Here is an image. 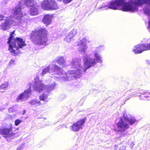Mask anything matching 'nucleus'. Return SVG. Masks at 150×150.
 Returning <instances> with one entry per match:
<instances>
[{"label": "nucleus", "mask_w": 150, "mask_h": 150, "mask_svg": "<svg viewBox=\"0 0 150 150\" xmlns=\"http://www.w3.org/2000/svg\"><path fill=\"white\" fill-rule=\"evenodd\" d=\"M8 0H4L0 2V9H1L2 13L7 14L9 10L8 8Z\"/></svg>", "instance_id": "obj_18"}, {"label": "nucleus", "mask_w": 150, "mask_h": 150, "mask_svg": "<svg viewBox=\"0 0 150 150\" xmlns=\"http://www.w3.org/2000/svg\"><path fill=\"white\" fill-rule=\"evenodd\" d=\"M103 8V7H100V8H99V9H102V8Z\"/></svg>", "instance_id": "obj_36"}, {"label": "nucleus", "mask_w": 150, "mask_h": 150, "mask_svg": "<svg viewBox=\"0 0 150 150\" xmlns=\"http://www.w3.org/2000/svg\"><path fill=\"white\" fill-rule=\"evenodd\" d=\"M22 121L19 119L16 120L15 121V124L16 126H18L22 122Z\"/></svg>", "instance_id": "obj_25"}, {"label": "nucleus", "mask_w": 150, "mask_h": 150, "mask_svg": "<svg viewBox=\"0 0 150 150\" xmlns=\"http://www.w3.org/2000/svg\"><path fill=\"white\" fill-rule=\"evenodd\" d=\"M145 4L147 5L143 9L144 12L150 16V0H128L127 2L125 0H113L108 3L107 7L113 10L134 12L138 10L139 7Z\"/></svg>", "instance_id": "obj_2"}, {"label": "nucleus", "mask_w": 150, "mask_h": 150, "mask_svg": "<svg viewBox=\"0 0 150 150\" xmlns=\"http://www.w3.org/2000/svg\"><path fill=\"white\" fill-rule=\"evenodd\" d=\"M15 64V61L14 60L11 59L9 63V65L11 66H13Z\"/></svg>", "instance_id": "obj_24"}, {"label": "nucleus", "mask_w": 150, "mask_h": 150, "mask_svg": "<svg viewBox=\"0 0 150 150\" xmlns=\"http://www.w3.org/2000/svg\"><path fill=\"white\" fill-rule=\"evenodd\" d=\"M26 112V110H24L23 111V112H22V115H24V114Z\"/></svg>", "instance_id": "obj_34"}, {"label": "nucleus", "mask_w": 150, "mask_h": 150, "mask_svg": "<svg viewBox=\"0 0 150 150\" xmlns=\"http://www.w3.org/2000/svg\"><path fill=\"white\" fill-rule=\"evenodd\" d=\"M1 139V137H0V139Z\"/></svg>", "instance_id": "obj_39"}, {"label": "nucleus", "mask_w": 150, "mask_h": 150, "mask_svg": "<svg viewBox=\"0 0 150 150\" xmlns=\"http://www.w3.org/2000/svg\"><path fill=\"white\" fill-rule=\"evenodd\" d=\"M34 81L32 86L34 90L39 92L42 91L43 93L39 96V99H33L28 102V103L32 107H36L41 105L40 100L45 101L47 98L50 92L53 90L57 84L56 82H54L51 85L44 86V84L41 81L39 80L38 78L35 79Z\"/></svg>", "instance_id": "obj_3"}, {"label": "nucleus", "mask_w": 150, "mask_h": 150, "mask_svg": "<svg viewBox=\"0 0 150 150\" xmlns=\"http://www.w3.org/2000/svg\"><path fill=\"white\" fill-rule=\"evenodd\" d=\"M14 20L9 18L5 19L4 22L1 23L0 28L1 29L3 30H7L10 28L11 25H14Z\"/></svg>", "instance_id": "obj_15"}, {"label": "nucleus", "mask_w": 150, "mask_h": 150, "mask_svg": "<svg viewBox=\"0 0 150 150\" xmlns=\"http://www.w3.org/2000/svg\"><path fill=\"white\" fill-rule=\"evenodd\" d=\"M31 94V89L30 88H28L18 96L16 99V101L17 102H21L24 101L25 99L27 100V98L30 97Z\"/></svg>", "instance_id": "obj_16"}, {"label": "nucleus", "mask_w": 150, "mask_h": 150, "mask_svg": "<svg viewBox=\"0 0 150 150\" xmlns=\"http://www.w3.org/2000/svg\"><path fill=\"white\" fill-rule=\"evenodd\" d=\"M52 71L53 74H56L59 75H62L63 74V70L55 64H52L44 68L41 73V75L43 76L45 74L48 73H51Z\"/></svg>", "instance_id": "obj_9"}, {"label": "nucleus", "mask_w": 150, "mask_h": 150, "mask_svg": "<svg viewBox=\"0 0 150 150\" xmlns=\"http://www.w3.org/2000/svg\"><path fill=\"white\" fill-rule=\"evenodd\" d=\"M12 128L11 127L3 129H0V134L6 138L13 139L14 133L12 132Z\"/></svg>", "instance_id": "obj_13"}, {"label": "nucleus", "mask_w": 150, "mask_h": 150, "mask_svg": "<svg viewBox=\"0 0 150 150\" xmlns=\"http://www.w3.org/2000/svg\"><path fill=\"white\" fill-rule=\"evenodd\" d=\"M134 145V144L133 143H131V144L130 145V147H131L132 148V147Z\"/></svg>", "instance_id": "obj_33"}, {"label": "nucleus", "mask_w": 150, "mask_h": 150, "mask_svg": "<svg viewBox=\"0 0 150 150\" xmlns=\"http://www.w3.org/2000/svg\"><path fill=\"white\" fill-rule=\"evenodd\" d=\"M59 1H62V0H58Z\"/></svg>", "instance_id": "obj_38"}, {"label": "nucleus", "mask_w": 150, "mask_h": 150, "mask_svg": "<svg viewBox=\"0 0 150 150\" xmlns=\"http://www.w3.org/2000/svg\"><path fill=\"white\" fill-rule=\"evenodd\" d=\"M6 14H4L3 13H2L0 14V21H2L4 19V18H5L6 17H5L4 15H6Z\"/></svg>", "instance_id": "obj_26"}, {"label": "nucleus", "mask_w": 150, "mask_h": 150, "mask_svg": "<svg viewBox=\"0 0 150 150\" xmlns=\"http://www.w3.org/2000/svg\"><path fill=\"white\" fill-rule=\"evenodd\" d=\"M126 147L124 146H120L118 150H125Z\"/></svg>", "instance_id": "obj_29"}, {"label": "nucleus", "mask_w": 150, "mask_h": 150, "mask_svg": "<svg viewBox=\"0 0 150 150\" xmlns=\"http://www.w3.org/2000/svg\"><path fill=\"white\" fill-rule=\"evenodd\" d=\"M150 50V43L138 44L134 46L132 50L135 54H138L145 51Z\"/></svg>", "instance_id": "obj_11"}, {"label": "nucleus", "mask_w": 150, "mask_h": 150, "mask_svg": "<svg viewBox=\"0 0 150 150\" xmlns=\"http://www.w3.org/2000/svg\"><path fill=\"white\" fill-rule=\"evenodd\" d=\"M65 98V96L64 95H61L59 97V100L60 101H61L64 99Z\"/></svg>", "instance_id": "obj_27"}, {"label": "nucleus", "mask_w": 150, "mask_h": 150, "mask_svg": "<svg viewBox=\"0 0 150 150\" xmlns=\"http://www.w3.org/2000/svg\"><path fill=\"white\" fill-rule=\"evenodd\" d=\"M72 0H63V2L65 4L69 3L72 1Z\"/></svg>", "instance_id": "obj_28"}, {"label": "nucleus", "mask_w": 150, "mask_h": 150, "mask_svg": "<svg viewBox=\"0 0 150 150\" xmlns=\"http://www.w3.org/2000/svg\"><path fill=\"white\" fill-rule=\"evenodd\" d=\"M23 146V145L22 146H19L18 147L17 149L16 150H20L21 149H23V148L24 146Z\"/></svg>", "instance_id": "obj_32"}, {"label": "nucleus", "mask_w": 150, "mask_h": 150, "mask_svg": "<svg viewBox=\"0 0 150 150\" xmlns=\"http://www.w3.org/2000/svg\"><path fill=\"white\" fill-rule=\"evenodd\" d=\"M21 2V9L23 7L22 6V3L23 4V6L25 5L27 7H30V13L31 15L35 16L38 14L39 11L38 9V6L35 3L34 0H21L19 3Z\"/></svg>", "instance_id": "obj_8"}, {"label": "nucleus", "mask_w": 150, "mask_h": 150, "mask_svg": "<svg viewBox=\"0 0 150 150\" xmlns=\"http://www.w3.org/2000/svg\"><path fill=\"white\" fill-rule=\"evenodd\" d=\"M85 123L84 119H81L77 122L73 123L70 127L71 130L74 132H78L80 129H82L83 124Z\"/></svg>", "instance_id": "obj_14"}, {"label": "nucleus", "mask_w": 150, "mask_h": 150, "mask_svg": "<svg viewBox=\"0 0 150 150\" xmlns=\"http://www.w3.org/2000/svg\"><path fill=\"white\" fill-rule=\"evenodd\" d=\"M8 86V82H5L0 86V92H3L7 88Z\"/></svg>", "instance_id": "obj_22"}, {"label": "nucleus", "mask_w": 150, "mask_h": 150, "mask_svg": "<svg viewBox=\"0 0 150 150\" xmlns=\"http://www.w3.org/2000/svg\"><path fill=\"white\" fill-rule=\"evenodd\" d=\"M147 28L148 29L149 31L150 32V19L149 20L148 22V26L147 27Z\"/></svg>", "instance_id": "obj_30"}, {"label": "nucleus", "mask_w": 150, "mask_h": 150, "mask_svg": "<svg viewBox=\"0 0 150 150\" xmlns=\"http://www.w3.org/2000/svg\"><path fill=\"white\" fill-rule=\"evenodd\" d=\"M117 146H118L117 145H115L114 146V149H117Z\"/></svg>", "instance_id": "obj_35"}, {"label": "nucleus", "mask_w": 150, "mask_h": 150, "mask_svg": "<svg viewBox=\"0 0 150 150\" xmlns=\"http://www.w3.org/2000/svg\"><path fill=\"white\" fill-rule=\"evenodd\" d=\"M146 64L149 65L150 64V60L149 59H146L145 61Z\"/></svg>", "instance_id": "obj_31"}, {"label": "nucleus", "mask_w": 150, "mask_h": 150, "mask_svg": "<svg viewBox=\"0 0 150 150\" xmlns=\"http://www.w3.org/2000/svg\"><path fill=\"white\" fill-rule=\"evenodd\" d=\"M1 60L0 59V64L1 63Z\"/></svg>", "instance_id": "obj_37"}, {"label": "nucleus", "mask_w": 150, "mask_h": 150, "mask_svg": "<svg viewBox=\"0 0 150 150\" xmlns=\"http://www.w3.org/2000/svg\"><path fill=\"white\" fill-rule=\"evenodd\" d=\"M52 19V16L49 14L44 16L42 20V22L46 25L50 24Z\"/></svg>", "instance_id": "obj_20"}, {"label": "nucleus", "mask_w": 150, "mask_h": 150, "mask_svg": "<svg viewBox=\"0 0 150 150\" xmlns=\"http://www.w3.org/2000/svg\"><path fill=\"white\" fill-rule=\"evenodd\" d=\"M136 121L135 117L130 115L124 113L117 124L118 133L120 134L122 136H126L128 132L127 129L129 127V124L132 125Z\"/></svg>", "instance_id": "obj_4"}, {"label": "nucleus", "mask_w": 150, "mask_h": 150, "mask_svg": "<svg viewBox=\"0 0 150 150\" xmlns=\"http://www.w3.org/2000/svg\"><path fill=\"white\" fill-rule=\"evenodd\" d=\"M47 31L45 28H40L32 31L30 34V39L36 45H45L47 40Z\"/></svg>", "instance_id": "obj_5"}, {"label": "nucleus", "mask_w": 150, "mask_h": 150, "mask_svg": "<svg viewBox=\"0 0 150 150\" xmlns=\"http://www.w3.org/2000/svg\"><path fill=\"white\" fill-rule=\"evenodd\" d=\"M102 47H103V46L101 45L96 47L92 51L91 53L83 56V67H81L80 59L73 60L71 63V67L74 69H77L76 70H71L68 71L65 76L58 77V78H61L62 79L65 81L71 80L75 78L79 77L83 73L91 67H94L97 63H102L103 57L100 54Z\"/></svg>", "instance_id": "obj_1"}, {"label": "nucleus", "mask_w": 150, "mask_h": 150, "mask_svg": "<svg viewBox=\"0 0 150 150\" xmlns=\"http://www.w3.org/2000/svg\"><path fill=\"white\" fill-rule=\"evenodd\" d=\"M17 109L16 107L13 106L10 108L8 109V111L9 112H14L16 111Z\"/></svg>", "instance_id": "obj_23"}, {"label": "nucleus", "mask_w": 150, "mask_h": 150, "mask_svg": "<svg viewBox=\"0 0 150 150\" xmlns=\"http://www.w3.org/2000/svg\"><path fill=\"white\" fill-rule=\"evenodd\" d=\"M86 42V39L84 38L78 42V50L80 53L84 54L86 52V50L88 48Z\"/></svg>", "instance_id": "obj_17"}, {"label": "nucleus", "mask_w": 150, "mask_h": 150, "mask_svg": "<svg viewBox=\"0 0 150 150\" xmlns=\"http://www.w3.org/2000/svg\"><path fill=\"white\" fill-rule=\"evenodd\" d=\"M57 63L62 67H65L66 66V62L63 57H59L54 59Z\"/></svg>", "instance_id": "obj_21"}, {"label": "nucleus", "mask_w": 150, "mask_h": 150, "mask_svg": "<svg viewBox=\"0 0 150 150\" xmlns=\"http://www.w3.org/2000/svg\"><path fill=\"white\" fill-rule=\"evenodd\" d=\"M21 2L19 3L18 5H17L14 8L13 11V15L10 16L11 17H13L15 19L14 20V25H19L23 28H24L26 27L27 25V23L26 21L23 20L24 19H23L22 18L24 16L22 13L21 11Z\"/></svg>", "instance_id": "obj_7"}, {"label": "nucleus", "mask_w": 150, "mask_h": 150, "mask_svg": "<svg viewBox=\"0 0 150 150\" xmlns=\"http://www.w3.org/2000/svg\"><path fill=\"white\" fill-rule=\"evenodd\" d=\"M14 31L10 33V35L7 41V43L9 44L8 50L13 53H15L16 51L18 50L19 48H22L23 47L26 46L25 41L22 38L18 37L15 39L13 38Z\"/></svg>", "instance_id": "obj_6"}, {"label": "nucleus", "mask_w": 150, "mask_h": 150, "mask_svg": "<svg viewBox=\"0 0 150 150\" xmlns=\"http://www.w3.org/2000/svg\"><path fill=\"white\" fill-rule=\"evenodd\" d=\"M76 33L77 30L74 29L69 35L65 36V37L64 39V41L67 42H70L73 37L76 34Z\"/></svg>", "instance_id": "obj_19"}, {"label": "nucleus", "mask_w": 150, "mask_h": 150, "mask_svg": "<svg viewBox=\"0 0 150 150\" xmlns=\"http://www.w3.org/2000/svg\"><path fill=\"white\" fill-rule=\"evenodd\" d=\"M42 8L45 10H54L57 9L58 6L54 0H45L43 1Z\"/></svg>", "instance_id": "obj_10"}, {"label": "nucleus", "mask_w": 150, "mask_h": 150, "mask_svg": "<svg viewBox=\"0 0 150 150\" xmlns=\"http://www.w3.org/2000/svg\"><path fill=\"white\" fill-rule=\"evenodd\" d=\"M140 94V95H138L139 96V98L140 100H146V98H148V100L150 99V93L149 92L146 90H142L139 93ZM138 96L137 95L136 92H133L130 93L129 95V97L127 98L126 100H127L129 99L131 97L133 96Z\"/></svg>", "instance_id": "obj_12"}]
</instances>
